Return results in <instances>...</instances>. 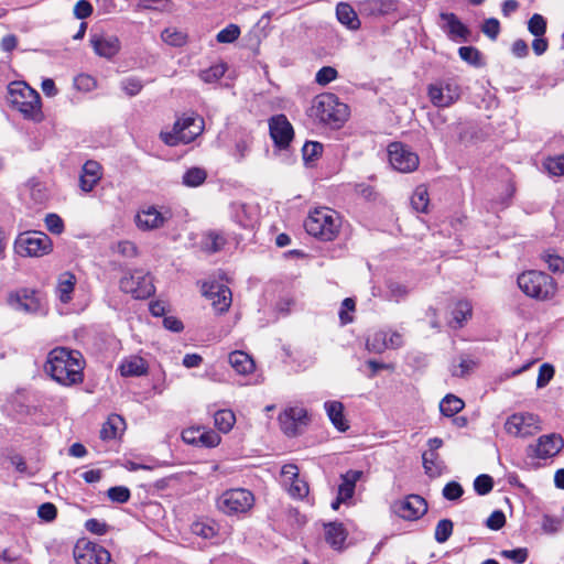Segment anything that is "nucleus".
<instances>
[{"label": "nucleus", "instance_id": "obj_17", "mask_svg": "<svg viewBox=\"0 0 564 564\" xmlns=\"http://www.w3.org/2000/svg\"><path fill=\"white\" fill-rule=\"evenodd\" d=\"M202 291L204 296L212 301V305L217 312L224 313L230 307L232 297L228 286L216 282H205Z\"/></svg>", "mask_w": 564, "mask_h": 564}, {"label": "nucleus", "instance_id": "obj_40", "mask_svg": "<svg viewBox=\"0 0 564 564\" xmlns=\"http://www.w3.org/2000/svg\"><path fill=\"white\" fill-rule=\"evenodd\" d=\"M364 7L371 14H388L395 9V3L393 0H367Z\"/></svg>", "mask_w": 564, "mask_h": 564}, {"label": "nucleus", "instance_id": "obj_51", "mask_svg": "<svg viewBox=\"0 0 564 564\" xmlns=\"http://www.w3.org/2000/svg\"><path fill=\"white\" fill-rule=\"evenodd\" d=\"M231 213L235 221L241 227H248L250 225V217L247 214L246 204L232 203Z\"/></svg>", "mask_w": 564, "mask_h": 564}, {"label": "nucleus", "instance_id": "obj_38", "mask_svg": "<svg viewBox=\"0 0 564 564\" xmlns=\"http://www.w3.org/2000/svg\"><path fill=\"white\" fill-rule=\"evenodd\" d=\"M214 422L220 432L228 433L235 425L236 415L231 410H219L214 415Z\"/></svg>", "mask_w": 564, "mask_h": 564}, {"label": "nucleus", "instance_id": "obj_39", "mask_svg": "<svg viewBox=\"0 0 564 564\" xmlns=\"http://www.w3.org/2000/svg\"><path fill=\"white\" fill-rule=\"evenodd\" d=\"M206 177L207 173L204 169L194 166L183 174L182 183L187 187H197L205 182Z\"/></svg>", "mask_w": 564, "mask_h": 564}, {"label": "nucleus", "instance_id": "obj_56", "mask_svg": "<svg viewBox=\"0 0 564 564\" xmlns=\"http://www.w3.org/2000/svg\"><path fill=\"white\" fill-rule=\"evenodd\" d=\"M459 57L470 65H479L480 64V53L474 46H462L458 48Z\"/></svg>", "mask_w": 564, "mask_h": 564}, {"label": "nucleus", "instance_id": "obj_35", "mask_svg": "<svg viewBox=\"0 0 564 564\" xmlns=\"http://www.w3.org/2000/svg\"><path fill=\"white\" fill-rule=\"evenodd\" d=\"M464 405L465 403L460 398L454 394H447L440 402V411L444 416L451 417L460 412Z\"/></svg>", "mask_w": 564, "mask_h": 564}, {"label": "nucleus", "instance_id": "obj_50", "mask_svg": "<svg viewBox=\"0 0 564 564\" xmlns=\"http://www.w3.org/2000/svg\"><path fill=\"white\" fill-rule=\"evenodd\" d=\"M555 373V369L551 364H542L539 368L538 379H536V388L542 389L546 387L550 381L553 379Z\"/></svg>", "mask_w": 564, "mask_h": 564}, {"label": "nucleus", "instance_id": "obj_64", "mask_svg": "<svg viewBox=\"0 0 564 564\" xmlns=\"http://www.w3.org/2000/svg\"><path fill=\"white\" fill-rule=\"evenodd\" d=\"M501 555L513 561L516 564H523L528 558V550L525 547L505 550L501 552Z\"/></svg>", "mask_w": 564, "mask_h": 564}, {"label": "nucleus", "instance_id": "obj_48", "mask_svg": "<svg viewBox=\"0 0 564 564\" xmlns=\"http://www.w3.org/2000/svg\"><path fill=\"white\" fill-rule=\"evenodd\" d=\"M323 152V145L319 142L307 141L303 148V159L306 163L314 162Z\"/></svg>", "mask_w": 564, "mask_h": 564}, {"label": "nucleus", "instance_id": "obj_29", "mask_svg": "<svg viewBox=\"0 0 564 564\" xmlns=\"http://www.w3.org/2000/svg\"><path fill=\"white\" fill-rule=\"evenodd\" d=\"M336 17L341 24L350 30H358L360 26V20L356 11L346 2H339L337 4Z\"/></svg>", "mask_w": 564, "mask_h": 564}, {"label": "nucleus", "instance_id": "obj_16", "mask_svg": "<svg viewBox=\"0 0 564 564\" xmlns=\"http://www.w3.org/2000/svg\"><path fill=\"white\" fill-rule=\"evenodd\" d=\"M270 135L280 149H286L293 139V127L284 115H276L269 121Z\"/></svg>", "mask_w": 564, "mask_h": 564}, {"label": "nucleus", "instance_id": "obj_41", "mask_svg": "<svg viewBox=\"0 0 564 564\" xmlns=\"http://www.w3.org/2000/svg\"><path fill=\"white\" fill-rule=\"evenodd\" d=\"M226 70V64L217 63L207 69L200 70L199 78L206 84H213L218 82L225 75Z\"/></svg>", "mask_w": 564, "mask_h": 564}, {"label": "nucleus", "instance_id": "obj_34", "mask_svg": "<svg viewBox=\"0 0 564 564\" xmlns=\"http://www.w3.org/2000/svg\"><path fill=\"white\" fill-rule=\"evenodd\" d=\"M227 242L225 235L221 231L209 230L205 232L202 239V249L215 253L220 251Z\"/></svg>", "mask_w": 564, "mask_h": 564}, {"label": "nucleus", "instance_id": "obj_12", "mask_svg": "<svg viewBox=\"0 0 564 564\" xmlns=\"http://www.w3.org/2000/svg\"><path fill=\"white\" fill-rule=\"evenodd\" d=\"M73 555L76 564H115L104 546L87 540L77 541Z\"/></svg>", "mask_w": 564, "mask_h": 564}, {"label": "nucleus", "instance_id": "obj_14", "mask_svg": "<svg viewBox=\"0 0 564 564\" xmlns=\"http://www.w3.org/2000/svg\"><path fill=\"white\" fill-rule=\"evenodd\" d=\"M392 511L404 520H417L427 511L426 501L419 495H410L392 505Z\"/></svg>", "mask_w": 564, "mask_h": 564}, {"label": "nucleus", "instance_id": "obj_45", "mask_svg": "<svg viewBox=\"0 0 564 564\" xmlns=\"http://www.w3.org/2000/svg\"><path fill=\"white\" fill-rule=\"evenodd\" d=\"M161 37L166 44L172 46H182L186 43V35L174 28L165 29Z\"/></svg>", "mask_w": 564, "mask_h": 564}, {"label": "nucleus", "instance_id": "obj_8", "mask_svg": "<svg viewBox=\"0 0 564 564\" xmlns=\"http://www.w3.org/2000/svg\"><path fill=\"white\" fill-rule=\"evenodd\" d=\"M53 249L51 238L42 231L20 234L14 242V250L21 257H43Z\"/></svg>", "mask_w": 564, "mask_h": 564}, {"label": "nucleus", "instance_id": "obj_63", "mask_svg": "<svg viewBox=\"0 0 564 564\" xmlns=\"http://www.w3.org/2000/svg\"><path fill=\"white\" fill-rule=\"evenodd\" d=\"M220 443V436L213 430L202 429L199 445L204 447H215Z\"/></svg>", "mask_w": 564, "mask_h": 564}, {"label": "nucleus", "instance_id": "obj_28", "mask_svg": "<svg viewBox=\"0 0 564 564\" xmlns=\"http://www.w3.org/2000/svg\"><path fill=\"white\" fill-rule=\"evenodd\" d=\"M325 539L335 550H340L346 541L347 532L340 522H329L324 525Z\"/></svg>", "mask_w": 564, "mask_h": 564}, {"label": "nucleus", "instance_id": "obj_3", "mask_svg": "<svg viewBox=\"0 0 564 564\" xmlns=\"http://www.w3.org/2000/svg\"><path fill=\"white\" fill-rule=\"evenodd\" d=\"M304 227L308 235L322 241H333L339 234L341 219L334 209L318 207L308 214Z\"/></svg>", "mask_w": 564, "mask_h": 564}, {"label": "nucleus", "instance_id": "obj_47", "mask_svg": "<svg viewBox=\"0 0 564 564\" xmlns=\"http://www.w3.org/2000/svg\"><path fill=\"white\" fill-rule=\"evenodd\" d=\"M528 30L533 36H544L546 32L545 18L539 13H534L528 22Z\"/></svg>", "mask_w": 564, "mask_h": 564}, {"label": "nucleus", "instance_id": "obj_10", "mask_svg": "<svg viewBox=\"0 0 564 564\" xmlns=\"http://www.w3.org/2000/svg\"><path fill=\"white\" fill-rule=\"evenodd\" d=\"M505 430L513 437H530L541 431V420L530 412L513 413L506 420Z\"/></svg>", "mask_w": 564, "mask_h": 564}, {"label": "nucleus", "instance_id": "obj_57", "mask_svg": "<svg viewBox=\"0 0 564 564\" xmlns=\"http://www.w3.org/2000/svg\"><path fill=\"white\" fill-rule=\"evenodd\" d=\"M422 459L426 474H429L430 476H435L438 474L437 453H433V451L425 452L422 455Z\"/></svg>", "mask_w": 564, "mask_h": 564}, {"label": "nucleus", "instance_id": "obj_13", "mask_svg": "<svg viewBox=\"0 0 564 564\" xmlns=\"http://www.w3.org/2000/svg\"><path fill=\"white\" fill-rule=\"evenodd\" d=\"M388 153L391 166L399 172L410 173L419 166V155L400 142L391 143Z\"/></svg>", "mask_w": 564, "mask_h": 564}, {"label": "nucleus", "instance_id": "obj_9", "mask_svg": "<svg viewBox=\"0 0 564 564\" xmlns=\"http://www.w3.org/2000/svg\"><path fill=\"white\" fill-rule=\"evenodd\" d=\"M119 285L122 292L131 294L134 299H147L155 291L152 278L141 269L124 273Z\"/></svg>", "mask_w": 564, "mask_h": 564}, {"label": "nucleus", "instance_id": "obj_58", "mask_svg": "<svg viewBox=\"0 0 564 564\" xmlns=\"http://www.w3.org/2000/svg\"><path fill=\"white\" fill-rule=\"evenodd\" d=\"M338 76L337 70L332 66H324L322 67L315 76V82L318 85L325 86L329 84L330 82L335 80Z\"/></svg>", "mask_w": 564, "mask_h": 564}, {"label": "nucleus", "instance_id": "obj_19", "mask_svg": "<svg viewBox=\"0 0 564 564\" xmlns=\"http://www.w3.org/2000/svg\"><path fill=\"white\" fill-rule=\"evenodd\" d=\"M10 305L20 312L37 313L42 310L40 297L35 291L21 290L9 297Z\"/></svg>", "mask_w": 564, "mask_h": 564}, {"label": "nucleus", "instance_id": "obj_59", "mask_svg": "<svg viewBox=\"0 0 564 564\" xmlns=\"http://www.w3.org/2000/svg\"><path fill=\"white\" fill-rule=\"evenodd\" d=\"M494 481L488 475H479L474 481V488L478 495H487L492 490Z\"/></svg>", "mask_w": 564, "mask_h": 564}, {"label": "nucleus", "instance_id": "obj_18", "mask_svg": "<svg viewBox=\"0 0 564 564\" xmlns=\"http://www.w3.org/2000/svg\"><path fill=\"white\" fill-rule=\"evenodd\" d=\"M89 43L94 52L104 58L110 59L116 56L121 47L120 40L116 35L106 33H94L90 35Z\"/></svg>", "mask_w": 564, "mask_h": 564}, {"label": "nucleus", "instance_id": "obj_1", "mask_svg": "<svg viewBox=\"0 0 564 564\" xmlns=\"http://www.w3.org/2000/svg\"><path fill=\"white\" fill-rule=\"evenodd\" d=\"M85 360L78 350L65 347H56L50 351L45 365V371L57 383L70 387L79 384L84 380L83 370Z\"/></svg>", "mask_w": 564, "mask_h": 564}, {"label": "nucleus", "instance_id": "obj_61", "mask_svg": "<svg viewBox=\"0 0 564 564\" xmlns=\"http://www.w3.org/2000/svg\"><path fill=\"white\" fill-rule=\"evenodd\" d=\"M107 494L111 501L118 503H124L130 499V490L123 486L111 487Z\"/></svg>", "mask_w": 564, "mask_h": 564}, {"label": "nucleus", "instance_id": "obj_5", "mask_svg": "<svg viewBox=\"0 0 564 564\" xmlns=\"http://www.w3.org/2000/svg\"><path fill=\"white\" fill-rule=\"evenodd\" d=\"M517 282L527 296L536 301H552L557 293L555 280L542 271H525L518 276Z\"/></svg>", "mask_w": 564, "mask_h": 564}, {"label": "nucleus", "instance_id": "obj_22", "mask_svg": "<svg viewBox=\"0 0 564 564\" xmlns=\"http://www.w3.org/2000/svg\"><path fill=\"white\" fill-rule=\"evenodd\" d=\"M166 219V215L154 206L142 208L135 215V224L141 230H153L161 228Z\"/></svg>", "mask_w": 564, "mask_h": 564}, {"label": "nucleus", "instance_id": "obj_42", "mask_svg": "<svg viewBox=\"0 0 564 564\" xmlns=\"http://www.w3.org/2000/svg\"><path fill=\"white\" fill-rule=\"evenodd\" d=\"M429 192L426 186L420 185L415 188L412 197L411 205L412 207L420 213H426L429 207Z\"/></svg>", "mask_w": 564, "mask_h": 564}, {"label": "nucleus", "instance_id": "obj_11", "mask_svg": "<svg viewBox=\"0 0 564 564\" xmlns=\"http://www.w3.org/2000/svg\"><path fill=\"white\" fill-rule=\"evenodd\" d=\"M427 95L433 106L447 108L460 98V87L454 79H440L429 85Z\"/></svg>", "mask_w": 564, "mask_h": 564}, {"label": "nucleus", "instance_id": "obj_54", "mask_svg": "<svg viewBox=\"0 0 564 564\" xmlns=\"http://www.w3.org/2000/svg\"><path fill=\"white\" fill-rule=\"evenodd\" d=\"M240 35V29L236 24H229L218 32L216 39L219 43H232Z\"/></svg>", "mask_w": 564, "mask_h": 564}, {"label": "nucleus", "instance_id": "obj_37", "mask_svg": "<svg viewBox=\"0 0 564 564\" xmlns=\"http://www.w3.org/2000/svg\"><path fill=\"white\" fill-rule=\"evenodd\" d=\"M191 530L203 539H212L217 534L218 528L212 520H197L192 523Z\"/></svg>", "mask_w": 564, "mask_h": 564}, {"label": "nucleus", "instance_id": "obj_20", "mask_svg": "<svg viewBox=\"0 0 564 564\" xmlns=\"http://www.w3.org/2000/svg\"><path fill=\"white\" fill-rule=\"evenodd\" d=\"M306 416L307 412L304 408H289L279 416L281 429L286 435L294 436L299 426L306 423Z\"/></svg>", "mask_w": 564, "mask_h": 564}, {"label": "nucleus", "instance_id": "obj_31", "mask_svg": "<svg viewBox=\"0 0 564 564\" xmlns=\"http://www.w3.org/2000/svg\"><path fill=\"white\" fill-rule=\"evenodd\" d=\"M76 284V278L70 272H64L58 276L56 286V295L63 303H68L72 300Z\"/></svg>", "mask_w": 564, "mask_h": 564}, {"label": "nucleus", "instance_id": "obj_55", "mask_svg": "<svg viewBox=\"0 0 564 564\" xmlns=\"http://www.w3.org/2000/svg\"><path fill=\"white\" fill-rule=\"evenodd\" d=\"M286 486L289 494L294 498H304L308 494V486L306 481L299 477L290 481Z\"/></svg>", "mask_w": 564, "mask_h": 564}, {"label": "nucleus", "instance_id": "obj_60", "mask_svg": "<svg viewBox=\"0 0 564 564\" xmlns=\"http://www.w3.org/2000/svg\"><path fill=\"white\" fill-rule=\"evenodd\" d=\"M44 223L47 230L54 235H59L64 231V221L57 214H47Z\"/></svg>", "mask_w": 564, "mask_h": 564}, {"label": "nucleus", "instance_id": "obj_36", "mask_svg": "<svg viewBox=\"0 0 564 564\" xmlns=\"http://www.w3.org/2000/svg\"><path fill=\"white\" fill-rule=\"evenodd\" d=\"M476 368H477L476 360H474L469 357H466V356H460L458 358L457 362L454 361L452 364L449 371H451L452 376L463 378V377L470 375Z\"/></svg>", "mask_w": 564, "mask_h": 564}, {"label": "nucleus", "instance_id": "obj_25", "mask_svg": "<svg viewBox=\"0 0 564 564\" xmlns=\"http://www.w3.org/2000/svg\"><path fill=\"white\" fill-rule=\"evenodd\" d=\"M22 195L29 197L34 205H43L50 197L46 185L34 178L24 185Z\"/></svg>", "mask_w": 564, "mask_h": 564}, {"label": "nucleus", "instance_id": "obj_23", "mask_svg": "<svg viewBox=\"0 0 564 564\" xmlns=\"http://www.w3.org/2000/svg\"><path fill=\"white\" fill-rule=\"evenodd\" d=\"M101 177V166L96 161H87L83 166L80 175V188L84 192H90L97 185Z\"/></svg>", "mask_w": 564, "mask_h": 564}, {"label": "nucleus", "instance_id": "obj_21", "mask_svg": "<svg viewBox=\"0 0 564 564\" xmlns=\"http://www.w3.org/2000/svg\"><path fill=\"white\" fill-rule=\"evenodd\" d=\"M564 441L560 434L552 433L542 435L534 445V454L538 458L553 457L563 448Z\"/></svg>", "mask_w": 564, "mask_h": 564}, {"label": "nucleus", "instance_id": "obj_44", "mask_svg": "<svg viewBox=\"0 0 564 564\" xmlns=\"http://www.w3.org/2000/svg\"><path fill=\"white\" fill-rule=\"evenodd\" d=\"M541 258L553 273L564 272V258L561 256L547 250L542 253Z\"/></svg>", "mask_w": 564, "mask_h": 564}, {"label": "nucleus", "instance_id": "obj_4", "mask_svg": "<svg viewBox=\"0 0 564 564\" xmlns=\"http://www.w3.org/2000/svg\"><path fill=\"white\" fill-rule=\"evenodd\" d=\"M310 116L333 127H340L349 116L348 106L330 93L316 96L310 108Z\"/></svg>", "mask_w": 564, "mask_h": 564}, {"label": "nucleus", "instance_id": "obj_24", "mask_svg": "<svg viewBox=\"0 0 564 564\" xmlns=\"http://www.w3.org/2000/svg\"><path fill=\"white\" fill-rule=\"evenodd\" d=\"M119 371L123 377H140L148 372V364L140 356H129L121 361Z\"/></svg>", "mask_w": 564, "mask_h": 564}, {"label": "nucleus", "instance_id": "obj_62", "mask_svg": "<svg viewBox=\"0 0 564 564\" xmlns=\"http://www.w3.org/2000/svg\"><path fill=\"white\" fill-rule=\"evenodd\" d=\"M481 31L489 39L496 40L500 32V23L496 18L486 19L481 26Z\"/></svg>", "mask_w": 564, "mask_h": 564}, {"label": "nucleus", "instance_id": "obj_15", "mask_svg": "<svg viewBox=\"0 0 564 564\" xmlns=\"http://www.w3.org/2000/svg\"><path fill=\"white\" fill-rule=\"evenodd\" d=\"M440 28L454 42H467L470 35L469 29L452 12L440 13Z\"/></svg>", "mask_w": 564, "mask_h": 564}, {"label": "nucleus", "instance_id": "obj_43", "mask_svg": "<svg viewBox=\"0 0 564 564\" xmlns=\"http://www.w3.org/2000/svg\"><path fill=\"white\" fill-rule=\"evenodd\" d=\"M453 521L449 519H442L435 527L434 538L438 543H445L453 533Z\"/></svg>", "mask_w": 564, "mask_h": 564}, {"label": "nucleus", "instance_id": "obj_6", "mask_svg": "<svg viewBox=\"0 0 564 564\" xmlns=\"http://www.w3.org/2000/svg\"><path fill=\"white\" fill-rule=\"evenodd\" d=\"M204 131V119L197 115H184L178 118L171 131H161L160 139L169 147L194 141Z\"/></svg>", "mask_w": 564, "mask_h": 564}, {"label": "nucleus", "instance_id": "obj_52", "mask_svg": "<svg viewBox=\"0 0 564 564\" xmlns=\"http://www.w3.org/2000/svg\"><path fill=\"white\" fill-rule=\"evenodd\" d=\"M121 89L129 96H137L143 88V83L137 77H127L120 83Z\"/></svg>", "mask_w": 564, "mask_h": 564}, {"label": "nucleus", "instance_id": "obj_33", "mask_svg": "<svg viewBox=\"0 0 564 564\" xmlns=\"http://www.w3.org/2000/svg\"><path fill=\"white\" fill-rule=\"evenodd\" d=\"M124 429V421L121 416L113 414L102 424L100 437L104 441L115 440Z\"/></svg>", "mask_w": 564, "mask_h": 564}, {"label": "nucleus", "instance_id": "obj_26", "mask_svg": "<svg viewBox=\"0 0 564 564\" xmlns=\"http://www.w3.org/2000/svg\"><path fill=\"white\" fill-rule=\"evenodd\" d=\"M228 360L230 366L238 375L246 376L254 371L256 364L253 359L245 351H232L229 354Z\"/></svg>", "mask_w": 564, "mask_h": 564}, {"label": "nucleus", "instance_id": "obj_49", "mask_svg": "<svg viewBox=\"0 0 564 564\" xmlns=\"http://www.w3.org/2000/svg\"><path fill=\"white\" fill-rule=\"evenodd\" d=\"M563 520L557 517L544 514L541 522V528L546 534H555L562 530Z\"/></svg>", "mask_w": 564, "mask_h": 564}, {"label": "nucleus", "instance_id": "obj_7", "mask_svg": "<svg viewBox=\"0 0 564 564\" xmlns=\"http://www.w3.org/2000/svg\"><path fill=\"white\" fill-rule=\"evenodd\" d=\"M253 505V494L245 488L228 489L216 501L217 509L227 516L247 513Z\"/></svg>", "mask_w": 564, "mask_h": 564}, {"label": "nucleus", "instance_id": "obj_53", "mask_svg": "<svg viewBox=\"0 0 564 564\" xmlns=\"http://www.w3.org/2000/svg\"><path fill=\"white\" fill-rule=\"evenodd\" d=\"M544 167L551 175H564V153L554 158H549L544 163Z\"/></svg>", "mask_w": 564, "mask_h": 564}, {"label": "nucleus", "instance_id": "obj_27", "mask_svg": "<svg viewBox=\"0 0 564 564\" xmlns=\"http://www.w3.org/2000/svg\"><path fill=\"white\" fill-rule=\"evenodd\" d=\"M325 411L332 424L339 431L346 432L349 425L344 416V405L339 401H327L324 404Z\"/></svg>", "mask_w": 564, "mask_h": 564}, {"label": "nucleus", "instance_id": "obj_2", "mask_svg": "<svg viewBox=\"0 0 564 564\" xmlns=\"http://www.w3.org/2000/svg\"><path fill=\"white\" fill-rule=\"evenodd\" d=\"M8 100L24 118L40 121L43 118L41 97L24 82H12L8 86Z\"/></svg>", "mask_w": 564, "mask_h": 564}, {"label": "nucleus", "instance_id": "obj_30", "mask_svg": "<svg viewBox=\"0 0 564 564\" xmlns=\"http://www.w3.org/2000/svg\"><path fill=\"white\" fill-rule=\"evenodd\" d=\"M473 307L468 301H458L453 311L448 325L452 328H460L471 317Z\"/></svg>", "mask_w": 564, "mask_h": 564}, {"label": "nucleus", "instance_id": "obj_32", "mask_svg": "<svg viewBox=\"0 0 564 564\" xmlns=\"http://www.w3.org/2000/svg\"><path fill=\"white\" fill-rule=\"evenodd\" d=\"M362 471L350 469L341 476V484L338 487L340 499H350L355 494L356 482L361 478Z\"/></svg>", "mask_w": 564, "mask_h": 564}, {"label": "nucleus", "instance_id": "obj_46", "mask_svg": "<svg viewBox=\"0 0 564 564\" xmlns=\"http://www.w3.org/2000/svg\"><path fill=\"white\" fill-rule=\"evenodd\" d=\"M388 332H377L367 339V349L373 352H382L387 349Z\"/></svg>", "mask_w": 564, "mask_h": 564}]
</instances>
